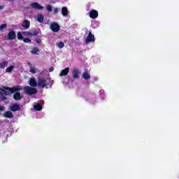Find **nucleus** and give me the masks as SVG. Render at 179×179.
<instances>
[{
    "label": "nucleus",
    "mask_w": 179,
    "mask_h": 179,
    "mask_svg": "<svg viewBox=\"0 0 179 179\" xmlns=\"http://www.w3.org/2000/svg\"><path fill=\"white\" fill-rule=\"evenodd\" d=\"M52 85H54V80L44 78H38V86L39 89H44V87H46V89H48V87L52 88Z\"/></svg>",
    "instance_id": "f257e3e1"
},
{
    "label": "nucleus",
    "mask_w": 179,
    "mask_h": 179,
    "mask_svg": "<svg viewBox=\"0 0 179 179\" xmlns=\"http://www.w3.org/2000/svg\"><path fill=\"white\" fill-rule=\"evenodd\" d=\"M24 92L26 94L31 96V94H36V93H37V89L30 86H25L24 87Z\"/></svg>",
    "instance_id": "f03ea898"
},
{
    "label": "nucleus",
    "mask_w": 179,
    "mask_h": 179,
    "mask_svg": "<svg viewBox=\"0 0 179 179\" xmlns=\"http://www.w3.org/2000/svg\"><path fill=\"white\" fill-rule=\"evenodd\" d=\"M12 92V88L8 87H2L0 88V94L1 96H9V94H11Z\"/></svg>",
    "instance_id": "7ed1b4c3"
},
{
    "label": "nucleus",
    "mask_w": 179,
    "mask_h": 179,
    "mask_svg": "<svg viewBox=\"0 0 179 179\" xmlns=\"http://www.w3.org/2000/svg\"><path fill=\"white\" fill-rule=\"evenodd\" d=\"M50 30H52L53 33H58V31H59V24L57 22H52L50 24Z\"/></svg>",
    "instance_id": "20e7f679"
},
{
    "label": "nucleus",
    "mask_w": 179,
    "mask_h": 179,
    "mask_svg": "<svg viewBox=\"0 0 179 179\" xmlns=\"http://www.w3.org/2000/svg\"><path fill=\"white\" fill-rule=\"evenodd\" d=\"M30 6L33 8V9H36V10H43V9H44V7L37 2L31 3Z\"/></svg>",
    "instance_id": "39448f33"
},
{
    "label": "nucleus",
    "mask_w": 179,
    "mask_h": 179,
    "mask_svg": "<svg viewBox=\"0 0 179 179\" xmlns=\"http://www.w3.org/2000/svg\"><path fill=\"white\" fill-rule=\"evenodd\" d=\"M29 84L31 87H37V86H38V83H37V80H36L35 78H30Z\"/></svg>",
    "instance_id": "423d86ee"
},
{
    "label": "nucleus",
    "mask_w": 179,
    "mask_h": 179,
    "mask_svg": "<svg viewBox=\"0 0 179 179\" xmlns=\"http://www.w3.org/2000/svg\"><path fill=\"white\" fill-rule=\"evenodd\" d=\"M20 108H22V106L17 103L13 104L10 106V110L13 112L19 111Z\"/></svg>",
    "instance_id": "0eeeda50"
},
{
    "label": "nucleus",
    "mask_w": 179,
    "mask_h": 179,
    "mask_svg": "<svg viewBox=\"0 0 179 179\" xmlns=\"http://www.w3.org/2000/svg\"><path fill=\"white\" fill-rule=\"evenodd\" d=\"M93 41H94V36L92 34V32H89L88 36L85 40V43L86 44H89V43H92Z\"/></svg>",
    "instance_id": "6e6552de"
},
{
    "label": "nucleus",
    "mask_w": 179,
    "mask_h": 179,
    "mask_svg": "<svg viewBox=\"0 0 179 179\" xmlns=\"http://www.w3.org/2000/svg\"><path fill=\"white\" fill-rule=\"evenodd\" d=\"M34 108L36 111H41L43 110V106L38 102L34 103Z\"/></svg>",
    "instance_id": "1a4fd4ad"
},
{
    "label": "nucleus",
    "mask_w": 179,
    "mask_h": 179,
    "mask_svg": "<svg viewBox=\"0 0 179 179\" xmlns=\"http://www.w3.org/2000/svg\"><path fill=\"white\" fill-rule=\"evenodd\" d=\"M16 38V33L14 31H11L8 34V40H15Z\"/></svg>",
    "instance_id": "9d476101"
},
{
    "label": "nucleus",
    "mask_w": 179,
    "mask_h": 179,
    "mask_svg": "<svg viewBox=\"0 0 179 179\" xmlns=\"http://www.w3.org/2000/svg\"><path fill=\"white\" fill-rule=\"evenodd\" d=\"M99 16V13L96 10H93L90 13V17L92 19H96Z\"/></svg>",
    "instance_id": "9b49d317"
},
{
    "label": "nucleus",
    "mask_w": 179,
    "mask_h": 179,
    "mask_svg": "<svg viewBox=\"0 0 179 179\" xmlns=\"http://www.w3.org/2000/svg\"><path fill=\"white\" fill-rule=\"evenodd\" d=\"M72 76L74 79H78L79 78V70L74 69L72 71Z\"/></svg>",
    "instance_id": "f8f14e48"
},
{
    "label": "nucleus",
    "mask_w": 179,
    "mask_h": 179,
    "mask_svg": "<svg viewBox=\"0 0 179 179\" xmlns=\"http://www.w3.org/2000/svg\"><path fill=\"white\" fill-rule=\"evenodd\" d=\"M19 90H23V87H22V85H17L14 87H11L12 93H15V92H19Z\"/></svg>",
    "instance_id": "ddd939ff"
},
{
    "label": "nucleus",
    "mask_w": 179,
    "mask_h": 179,
    "mask_svg": "<svg viewBox=\"0 0 179 179\" xmlns=\"http://www.w3.org/2000/svg\"><path fill=\"white\" fill-rule=\"evenodd\" d=\"M69 14V11H68V8L66 7H63L62 8V15L64 17H66Z\"/></svg>",
    "instance_id": "4468645a"
},
{
    "label": "nucleus",
    "mask_w": 179,
    "mask_h": 179,
    "mask_svg": "<svg viewBox=\"0 0 179 179\" xmlns=\"http://www.w3.org/2000/svg\"><path fill=\"white\" fill-rule=\"evenodd\" d=\"M69 73V67H67L61 71L59 76H66V75H68Z\"/></svg>",
    "instance_id": "2eb2a0df"
},
{
    "label": "nucleus",
    "mask_w": 179,
    "mask_h": 179,
    "mask_svg": "<svg viewBox=\"0 0 179 179\" xmlns=\"http://www.w3.org/2000/svg\"><path fill=\"white\" fill-rule=\"evenodd\" d=\"M22 27H24V29H29V27H30V21L25 20L22 22Z\"/></svg>",
    "instance_id": "dca6fc26"
},
{
    "label": "nucleus",
    "mask_w": 179,
    "mask_h": 179,
    "mask_svg": "<svg viewBox=\"0 0 179 179\" xmlns=\"http://www.w3.org/2000/svg\"><path fill=\"white\" fill-rule=\"evenodd\" d=\"M4 117H6V118H13V113L10 111H7L4 113Z\"/></svg>",
    "instance_id": "f3484780"
},
{
    "label": "nucleus",
    "mask_w": 179,
    "mask_h": 179,
    "mask_svg": "<svg viewBox=\"0 0 179 179\" xmlns=\"http://www.w3.org/2000/svg\"><path fill=\"white\" fill-rule=\"evenodd\" d=\"M37 21L39 22V23H43V22H44V15L38 14L37 17Z\"/></svg>",
    "instance_id": "a211bd4d"
},
{
    "label": "nucleus",
    "mask_w": 179,
    "mask_h": 179,
    "mask_svg": "<svg viewBox=\"0 0 179 179\" xmlns=\"http://www.w3.org/2000/svg\"><path fill=\"white\" fill-rule=\"evenodd\" d=\"M31 52L35 55H38V52H40V50L38 49V48H32V50H31Z\"/></svg>",
    "instance_id": "6ab92c4d"
},
{
    "label": "nucleus",
    "mask_w": 179,
    "mask_h": 179,
    "mask_svg": "<svg viewBox=\"0 0 179 179\" xmlns=\"http://www.w3.org/2000/svg\"><path fill=\"white\" fill-rule=\"evenodd\" d=\"M30 36H37L38 34V31L36 29H32L31 31H29Z\"/></svg>",
    "instance_id": "aec40b11"
},
{
    "label": "nucleus",
    "mask_w": 179,
    "mask_h": 179,
    "mask_svg": "<svg viewBox=\"0 0 179 179\" xmlns=\"http://www.w3.org/2000/svg\"><path fill=\"white\" fill-rule=\"evenodd\" d=\"M14 99L16 101H19L22 99V96H20V92H16L14 96H13Z\"/></svg>",
    "instance_id": "412c9836"
},
{
    "label": "nucleus",
    "mask_w": 179,
    "mask_h": 179,
    "mask_svg": "<svg viewBox=\"0 0 179 179\" xmlns=\"http://www.w3.org/2000/svg\"><path fill=\"white\" fill-rule=\"evenodd\" d=\"M83 79H85V80H87L90 79V74H89V73H87V72H84L83 73Z\"/></svg>",
    "instance_id": "4be33fe9"
},
{
    "label": "nucleus",
    "mask_w": 179,
    "mask_h": 179,
    "mask_svg": "<svg viewBox=\"0 0 179 179\" xmlns=\"http://www.w3.org/2000/svg\"><path fill=\"white\" fill-rule=\"evenodd\" d=\"M0 66L1 69H5V67L8 66V62H2L0 63Z\"/></svg>",
    "instance_id": "5701e85b"
},
{
    "label": "nucleus",
    "mask_w": 179,
    "mask_h": 179,
    "mask_svg": "<svg viewBox=\"0 0 179 179\" xmlns=\"http://www.w3.org/2000/svg\"><path fill=\"white\" fill-rule=\"evenodd\" d=\"M13 69H15V66H10L6 69V72L10 73V72H12Z\"/></svg>",
    "instance_id": "b1692460"
},
{
    "label": "nucleus",
    "mask_w": 179,
    "mask_h": 179,
    "mask_svg": "<svg viewBox=\"0 0 179 179\" xmlns=\"http://www.w3.org/2000/svg\"><path fill=\"white\" fill-rule=\"evenodd\" d=\"M29 72H31V73H37V69H36L35 67L33 66H30V69H29Z\"/></svg>",
    "instance_id": "393cba45"
},
{
    "label": "nucleus",
    "mask_w": 179,
    "mask_h": 179,
    "mask_svg": "<svg viewBox=\"0 0 179 179\" xmlns=\"http://www.w3.org/2000/svg\"><path fill=\"white\" fill-rule=\"evenodd\" d=\"M57 46L58 47V48H64V47H65V44L64 43V42H59L57 43Z\"/></svg>",
    "instance_id": "a878e982"
},
{
    "label": "nucleus",
    "mask_w": 179,
    "mask_h": 179,
    "mask_svg": "<svg viewBox=\"0 0 179 179\" xmlns=\"http://www.w3.org/2000/svg\"><path fill=\"white\" fill-rule=\"evenodd\" d=\"M17 38L18 40H23V34L22 32H18L17 33Z\"/></svg>",
    "instance_id": "bb28decb"
},
{
    "label": "nucleus",
    "mask_w": 179,
    "mask_h": 179,
    "mask_svg": "<svg viewBox=\"0 0 179 179\" xmlns=\"http://www.w3.org/2000/svg\"><path fill=\"white\" fill-rule=\"evenodd\" d=\"M22 34L23 36H25L26 37H29L30 35V31H22Z\"/></svg>",
    "instance_id": "cd10ccee"
},
{
    "label": "nucleus",
    "mask_w": 179,
    "mask_h": 179,
    "mask_svg": "<svg viewBox=\"0 0 179 179\" xmlns=\"http://www.w3.org/2000/svg\"><path fill=\"white\" fill-rule=\"evenodd\" d=\"M46 9L48 12H52V6L48 5L46 6Z\"/></svg>",
    "instance_id": "c85d7f7f"
},
{
    "label": "nucleus",
    "mask_w": 179,
    "mask_h": 179,
    "mask_svg": "<svg viewBox=\"0 0 179 179\" xmlns=\"http://www.w3.org/2000/svg\"><path fill=\"white\" fill-rule=\"evenodd\" d=\"M6 27H7L6 24H2L0 26V30H3V29H6Z\"/></svg>",
    "instance_id": "c756f323"
},
{
    "label": "nucleus",
    "mask_w": 179,
    "mask_h": 179,
    "mask_svg": "<svg viewBox=\"0 0 179 179\" xmlns=\"http://www.w3.org/2000/svg\"><path fill=\"white\" fill-rule=\"evenodd\" d=\"M23 41H24V43H31V40H30V38H24L23 39Z\"/></svg>",
    "instance_id": "7c9ffc66"
},
{
    "label": "nucleus",
    "mask_w": 179,
    "mask_h": 179,
    "mask_svg": "<svg viewBox=\"0 0 179 179\" xmlns=\"http://www.w3.org/2000/svg\"><path fill=\"white\" fill-rule=\"evenodd\" d=\"M58 12H59V8H56L54 9V14L57 15V13H58Z\"/></svg>",
    "instance_id": "2f4dec72"
},
{
    "label": "nucleus",
    "mask_w": 179,
    "mask_h": 179,
    "mask_svg": "<svg viewBox=\"0 0 179 179\" xmlns=\"http://www.w3.org/2000/svg\"><path fill=\"white\" fill-rule=\"evenodd\" d=\"M36 43H37L38 44H41V39H36Z\"/></svg>",
    "instance_id": "473e14b6"
},
{
    "label": "nucleus",
    "mask_w": 179,
    "mask_h": 179,
    "mask_svg": "<svg viewBox=\"0 0 179 179\" xmlns=\"http://www.w3.org/2000/svg\"><path fill=\"white\" fill-rule=\"evenodd\" d=\"M3 110H5V107L0 106V111H3Z\"/></svg>",
    "instance_id": "72a5a7b5"
},
{
    "label": "nucleus",
    "mask_w": 179,
    "mask_h": 179,
    "mask_svg": "<svg viewBox=\"0 0 179 179\" xmlns=\"http://www.w3.org/2000/svg\"><path fill=\"white\" fill-rule=\"evenodd\" d=\"M54 71V67H51L49 69V72H52Z\"/></svg>",
    "instance_id": "f704fd0d"
},
{
    "label": "nucleus",
    "mask_w": 179,
    "mask_h": 179,
    "mask_svg": "<svg viewBox=\"0 0 179 179\" xmlns=\"http://www.w3.org/2000/svg\"><path fill=\"white\" fill-rule=\"evenodd\" d=\"M1 99H2V100H6V96H3L1 97Z\"/></svg>",
    "instance_id": "c9c22d12"
},
{
    "label": "nucleus",
    "mask_w": 179,
    "mask_h": 179,
    "mask_svg": "<svg viewBox=\"0 0 179 179\" xmlns=\"http://www.w3.org/2000/svg\"><path fill=\"white\" fill-rule=\"evenodd\" d=\"M94 61H100V59L99 58H95L94 59Z\"/></svg>",
    "instance_id": "e433bc0d"
},
{
    "label": "nucleus",
    "mask_w": 179,
    "mask_h": 179,
    "mask_svg": "<svg viewBox=\"0 0 179 179\" xmlns=\"http://www.w3.org/2000/svg\"><path fill=\"white\" fill-rule=\"evenodd\" d=\"M3 9V6H0V10H2Z\"/></svg>",
    "instance_id": "4c0bfd02"
},
{
    "label": "nucleus",
    "mask_w": 179,
    "mask_h": 179,
    "mask_svg": "<svg viewBox=\"0 0 179 179\" xmlns=\"http://www.w3.org/2000/svg\"><path fill=\"white\" fill-rule=\"evenodd\" d=\"M100 93L102 94V93H104V91L101 90V91H100Z\"/></svg>",
    "instance_id": "58836bf2"
}]
</instances>
